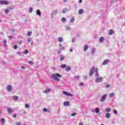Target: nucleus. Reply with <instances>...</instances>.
Wrapping results in <instances>:
<instances>
[{"instance_id":"obj_48","label":"nucleus","mask_w":125,"mask_h":125,"mask_svg":"<svg viewBox=\"0 0 125 125\" xmlns=\"http://www.w3.org/2000/svg\"><path fill=\"white\" fill-rule=\"evenodd\" d=\"M79 125H83V123H80Z\"/></svg>"},{"instance_id":"obj_12","label":"nucleus","mask_w":125,"mask_h":125,"mask_svg":"<svg viewBox=\"0 0 125 125\" xmlns=\"http://www.w3.org/2000/svg\"><path fill=\"white\" fill-rule=\"evenodd\" d=\"M107 63H109V60H105L103 62V65H107Z\"/></svg>"},{"instance_id":"obj_44","label":"nucleus","mask_w":125,"mask_h":125,"mask_svg":"<svg viewBox=\"0 0 125 125\" xmlns=\"http://www.w3.org/2000/svg\"><path fill=\"white\" fill-rule=\"evenodd\" d=\"M114 114H115L116 115H117L118 114V112H117L116 110H114Z\"/></svg>"},{"instance_id":"obj_19","label":"nucleus","mask_w":125,"mask_h":125,"mask_svg":"<svg viewBox=\"0 0 125 125\" xmlns=\"http://www.w3.org/2000/svg\"><path fill=\"white\" fill-rule=\"evenodd\" d=\"M37 15H39V16H41V11L40 10H37L36 12Z\"/></svg>"},{"instance_id":"obj_59","label":"nucleus","mask_w":125,"mask_h":125,"mask_svg":"<svg viewBox=\"0 0 125 125\" xmlns=\"http://www.w3.org/2000/svg\"><path fill=\"white\" fill-rule=\"evenodd\" d=\"M63 1L64 2H66V1H67V0H64Z\"/></svg>"},{"instance_id":"obj_35","label":"nucleus","mask_w":125,"mask_h":125,"mask_svg":"<svg viewBox=\"0 0 125 125\" xmlns=\"http://www.w3.org/2000/svg\"><path fill=\"white\" fill-rule=\"evenodd\" d=\"M77 115V113H73L71 115V117H74L75 116H76Z\"/></svg>"},{"instance_id":"obj_53","label":"nucleus","mask_w":125,"mask_h":125,"mask_svg":"<svg viewBox=\"0 0 125 125\" xmlns=\"http://www.w3.org/2000/svg\"><path fill=\"white\" fill-rule=\"evenodd\" d=\"M96 77H98V73H96Z\"/></svg>"},{"instance_id":"obj_56","label":"nucleus","mask_w":125,"mask_h":125,"mask_svg":"<svg viewBox=\"0 0 125 125\" xmlns=\"http://www.w3.org/2000/svg\"><path fill=\"white\" fill-rule=\"evenodd\" d=\"M21 69H25V67H24V66H21Z\"/></svg>"},{"instance_id":"obj_46","label":"nucleus","mask_w":125,"mask_h":125,"mask_svg":"<svg viewBox=\"0 0 125 125\" xmlns=\"http://www.w3.org/2000/svg\"><path fill=\"white\" fill-rule=\"evenodd\" d=\"M43 110V112H47V109L46 108H44Z\"/></svg>"},{"instance_id":"obj_15","label":"nucleus","mask_w":125,"mask_h":125,"mask_svg":"<svg viewBox=\"0 0 125 125\" xmlns=\"http://www.w3.org/2000/svg\"><path fill=\"white\" fill-rule=\"evenodd\" d=\"M71 23H74L75 22V17H73L70 19Z\"/></svg>"},{"instance_id":"obj_57","label":"nucleus","mask_w":125,"mask_h":125,"mask_svg":"<svg viewBox=\"0 0 125 125\" xmlns=\"http://www.w3.org/2000/svg\"><path fill=\"white\" fill-rule=\"evenodd\" d=\"M59 46H60V47H62V45L61 44H60Z\"/></svg>"},{"instance_id":"obj_8","label":"nucleus","mask_w":125,"mask_h":125,"mask_svg":"<svg viewBox=\"0 0 125 125\" xmlns=\"http://www.w3.org/2000/svg\"><path fill=\"white\" fill-rule=\"evenodd\" d=\"M105 39L104 38V37H101L100 39H99V42H101V43H102V42H104Z\"/></svg>"},{"instance_id":"obj_5","label":"nucleus","mask_w":125,"mask_h":125,"mask_svg":"<svg viewBox=\"0 0 125 125\" xmlns=\"http://www.w3.org/2000/svg\"><path fill=\"white\" fill-rule=\"evenodd\" d=\"M102 81H103V78H102V77L97 78L95 80V82L96 83H101V82H102Z\"/></svg>"},{"instance_id":"obj_28","label":"nucleus","mask_w":125,"mask_h":125,"mask_svg":"<svg viewBox=\"0 0 125 125\" xmlns=\"http://www.w3.org/2000/svg\"><path fill=\"white\" fill-rule=\"evenodd\" d=\"M62 22H66L67 21V20L65 18H62Z\"/></svg>"},{"instance_id":"obj_11","label":"nucleus","mask_w":125,"mask_h":125,"mask_svg":"<svg viewBox=\"0 0 125 125\" xmlns=\"http://www.w3.org/2000/svg\"><path fill=\"white\" fill-rule=\"evenodd\" d=\"M50 91H51V90L50 89V88H48V89H46V90L44 91L43 92L44 93H47L48 92H50Z\"/></svg>"},{"instance_id":"obj_3","label":"nucleus","mask_w":125,"mask_h":125,"mask_svg":"<svg viewBox=\"0 0 125 125\" xmlns=\"http://www.w3.org/2000/svg\"><path fill=\"white\" fill-rule=\"evenodd\" d=\"M63 94H64V95H66V96H70V97H72L73 96V95L71 94V93H68L66 91H62Z\"/></svg>"},{"instance_id":"obj_50","label":"nucleus","mask_w":125,"mask_h":125,"mask_svg":"<svg viewBox=\"0 0 125 125\" xmlns=\"http://www.w3.org/2000/svg\"><path fill=\"white\" fill-rule=\"evenodd\" d=\"M80 86H83V83H81V84H80Z\"/></svg>"},{"instance_id":"obj_45","label":"nucleus","mask_w":125,"mask_h":125,"mask_svg":"<svg viewBox=\"0 0 125 125\" xmlns=\"http://www.w3.org/2000/svg\"><path fill=\"white\" fill-rule=\"evenodd\" d=\"M16 125H21V122H18L16 123Z\"/></svg>"},{"instance_id":"obj_55","label":"nucleus","mask_w":125,"mask_h":125,"mask_svg":"<svg viewBox=\"0 0 125 125\" xmlns=\"http://www.w3.org/2000/svg\"><path fill=\"white\" fill-rule=\"evenodd\" d=\"M72 42H76V41H75L74 39H73Z\"/></svg>"},{"instance_id":"obj_42","label":"nucleus","mask_w":125,"mask_h":125,"mask_svg":"<svg viewBox=\"0 0 125 125\" xmlns=\"http://www.w3.org/2000/svg\"><path fill=\"white\" fill-rule=\"evenodd\" d=\"M105 87H106V88L110 87V84H106Z\"/></svg>"},{"instance_id":"obj_58","label":"nucleus","mask_w":125,"mask_h":125,"mask_svg":"<svg viewBox=\"0 0 125 125\" xmlns=\"http://www.w3.org/2000/svg\"><path fill=\"white\" fill-rule=\"evenodd\" d=\"M70 52H73V49L70 50Z\"/></svg>"},{"instance_id":"obj_6","label":"nucleus","mask_w":125,"mask_h":125,"mask_svg":"<svg viewBox=\"0 0 125 125\" xmlns=\"http://www.w3.org/2000/svg\"><path fill=\"white\" fill-rule=\"evenodd\" d=\"M7 91H8L9 92H10L11 91H12V88L11 87V85H8L7 86Z\"/></svg>"},{"instance_id":"obj_37","label":"nucleus","mask_w":125,"mask_h":125,"mask_svg":"<svg viewBox=\"0 0 125 125\" xmlns=\"http://www.w3.org/2000/svg\"><path fill=\"white\" fill-rule=\"evenodd\" d=\"M74 78L76 79V80H79L80 78H81V77L80 76H75Z\"/></svg>"},{"instance_id":"obj_54","label":"nucleus","mask_w":125,"mask_h":125,"mask_svg":"<svg viewBox=\"0 0 125 125\" xmlns=\"http://www.w3.org/2000/svg\"><path fill=\"white\" fill-rule=\"evenodd\" d=\"M16 116H17L16 114H15L13 115V118H16Z\"/></svg>"},{"instance_id":"obj_47","label":"nucleus","mask_w":125,"mask_h":125,"mask_svg":"<svg viewBox=\"0 0 125 125\" xmlns=\"http://www.w3.org/2000/svg\"><path fill=\"white\" fill-rule=\"evenodd\" d=\"M14 48L15 49H16L17 48V45H15Z\"/></svg>"},{"instance_id":"obj_2","label":"nucleus","mask_w":125,"mask_h":125,"mask_svg":"<svg viewBox=\"0 0 125 125\" xmlns=\"http://www.w3.org/2000/svg\"><path fill=\"white\" fill-rule=\"evenodd\" d=\"M94 71H95V67L94 66H93L90 70L89 76H92V75L94 74Z\"/></svg>"},{"instance_id":"obj_25","label":"nucleus","mask_w":125,"mask_h":125,"mask_svg":"<svg viewBox=\"0 0 125 125\" xmlns=\"http://www.w3.org/2000/svg\"><path fill=\"white\" fill-rule=\"evenodd\" d=\"M106 112H107V113H109V112H111V108L109 107H108L106 109Z\"/></svg>"},{"instance_id":"obj_34","label":"nucleus","mask_w":125,"mask_h":125,"mask_svg":"<svg viewBox=\"0 0 125 125\" xmlns=\"http://www.w3.org/2000/svg\"><path fill=\"white\" fill-rule=\"evenodd\" d=\"M28 53H29V51H28V50L25 49V50H24V53H25V54H28Z\"/></svg>"},{"instance_id":"obj_62","label":"nucleus","mask_w":125,"mask_h":125,"mask_svg":"<svg viewBox=\"0 0 125 125\" xmlns=\"http://www.w3.org/2000/svg\"><path fill=\"white\" fill-rule=\"evenodd\" d=\"M92 112H94V110H92Z\"/></svg>"},{"instance_id":"obj_38","label":"nucleus","mask_w":125,"mask_h":125,"mask_svg":"<svg viewBox=\"0 0 125 125\" xmlns=\"http://www.w3.org/2000/svg\"><path fill=\"white\" fill-rule=\"evenodd\" d=\"M64 59H65V58H64V57H61L60 60H61V61H63V60H64Z\"/></svg>"},{"instance_id":"obj_4","label":"nucleus","mask_w":125,"mask_h":125,"mask_svg":"<svg viewBox=\"0 0 125 125\" xmlns=\"http://www.w3.org/2000/svg\"><path fill=\"white\" fill-rule=\"evenodd\" d=\"M106 97H107V94H104L101 99L100 102H104L106 100Z\"/></svg>"},{"instance_id":"obj_33","label":"nucleus","mask_w":125,"mask_h":125,"mask_svg":"<svg viewBox=\"0 0 125 125\" xmlns=\"http://www.w3.org/2000/svg\"><path fill=\"white\" fill-rule=\"evenodd\" d=\"M29 11L30 13H32V12H33V9L32 8V7H30L29 9Z\"/></svg>"},{"instance_id":"obj_14","label":"nucleus","mask_w":125,"mask_h":125,"mask_svg":"<svg viewBox=\"0 0 125 125\" xmlns=\"http://www.w3.org/2000/svg\"><path fill=\"white\" fill-rule=\"evenodd\" d=\"M88 48V45L87 44H85L84 46V51H86L87 50V49Z\"/></svg>"},{"instance_id":"obj_13","label":"nucleus","mask_w":125,"mask_h":125,"mask_svg":"<svg viewBox=\"0 0 125 125\" xmlns=\"http://www.w3.org/2000/svg\"><path fill=\"white\" fill-rule=\"evenodd\" d=\"M7 111H8V113H9V114H12V112H13V110L11 108L8 109Z\"/></svg>"},{"instance_id":"obj_43","label":"nucleus","mask_w":125,"mask_h":125,"mask_svg":"<svg viewBox=\"0 0 125 125\" xmlns=\"http://www.w3.org/2000/svg\"><path fill=\"white\" fill-rule=\"evenodd\" d=\"M57 53H58V54H60V53H61V50H58Z\"/></svg>"},{"instance_id":"obj_10","label":"nucleus","mask_w":125,"mask_h":125,"mask_svg":"<svg viewBox=\"0 0 125 125\" xmlns=\"http://www.w3.org/2000/svg\"><path fill=\"white\" fill-rule=\"evenodd\" d=\"M66 72H69L71 70V66H67L65 69Z\"/></svg>"},{"instance_id":"obj_7","label":"nucleus","mask_w":125,"mask_h":125,"mask_svg":"<svg viewBox=\"0 0 125 125\" xmlns=\"http://www.w3.org/2000/svg\"><path fill=\"white\" fill-rule=\"evenodd\" d=\"M1 4H8L9 3L8 1L6 0H1Z\"/></svg>"},{"instance_id":"obj_9","label":"nucleus","mask_w":125,"mask_h":125,"mask_svg":"<svg viewBox=\"0 0 125 125\" xmlns=\"http://www.w3.org/2000/svg\"><path fill=\"white\" fill-rule=\"evenodd\" d=\"M63 105L64 106H69L70 105V102H69V101H66V102H65L64 103H63Z\"/></svg>"},{"instance_id":"obj_26","label":"nucleus","mask_w":125,"mask_h":125,"mask_svg":"<svg viewBox=\"0 0 125 125\" xmlns=\"http://www.w3.org/2000/svg\"><path fill=\"white\" fill-rule=\"evenodd\" d=\"M112 34H114V31L113 30H109V35H112Z\"/></svg>"},{"instance_id":"obj_22","label":"nucleus","mask_w":125,"mask_h":125,"mask_svg":"<svg viewBox=\"0 0 125 125\" xmlns=\"http://www.w3.org/2000/svg\"><path fill=\"white\" fill-rule=\"evenodd\" d=\"M67 8H64L62 10V13H66L67 12Z\"/></svg>"},{"instance_id":"obj_36","label":"nucleus","mask_w":125,"mask_h":125,"mask_svg":"<svg viewBox=\"0 0 125 125\" xmlns=\"http://www.w3.org/2000/svg\"><path fill=\"white\" fill-rule=\"evenodd\" d=\"M8 9H9L10 10H13V9H14V7H9L8 8Z\"/></svg>"},{"instance_id":"obj_29","label":"nucleus","mask_w":125,"mask_h":125,"mask_svg":"<svg viewBox=\"0 0 125 125\" xmlns=\"http://www.w3.org/2000/svg\"><path fill=\"white\" fill-rule=\"evenodd\" d=\"M18 99V97L17 96H14V100H15V101H16V100H17Z\"/></svg>"},{"instance_id":"obj_32","label":"nucleus","mask_w":125,"mask_h":125,"mask_svg":"<svg viewBox=\"0 0 125 125\" xmlns=\"http://www.w3.org/2000/svg\"><path fill=\"white\" fill-rule=\"evenodd\" d=\"M31 35H32V32L27 33V37H31Z\"/></svg>"},{"instance_id":"obj_1","label":"nucleus","mask_w":125,"mask_h":125,"mask_svg":"<svg viewBox=\"0 0 125 125\" xmlns=\"http://www.w3.org/2000/svg\"><path fill=\"white\" fill-rule=\"evenodd\" d=\"M57 77H59V78L62 77V76L58 73H56L55 74H53L51 76V78L52 79V80H54L55 81H57V82H60V79Z\"/></svg>"},{"instance_id":"obj_24","label":"nucleus","mask_w":125,"mask_h":125,"mask_svg":"<svg viewBox=\"0 0 125 125\" xmlns=\"http://www.w3.org/2000/svg\"><path fill=\"white\" fill-rule=\"evenodd\" d=\"M110 98H112V97H113V96H115V93H111L110 94Z\"/></svg>"},{"instance_id":"obj_31","label":"nucleus","mask_w":125,"mask_h":125,"mask_svg":"<svg viewBox=\"0 0 125 125\" xmlns=\"http://www.w3.org/2000/svg\"><path fill=\"white\" fill-rule=\"evenodd\" d=\"M9 39H10V40H13V39H14V37L13 36H9Z\"/></svg>"},{"instance_id":"obj_49","label":"nucleus","mask_w":125,"mask_h":125,"mask_svg":"<svg viewBox=\"0 0 125 125\" xmlns=\"http://www.w3.org/2000/svg\"><path fill=\"white\" fill-rule=\"evenodd\" d=\"M61 49H62V50H63V49H65V47H62V48H61Z\"/></svg>"},{"instance_id":"obj_52","label":"nucleus","mask_w":125,"mask_h":125,"mask_svg":"<svg viewBox=\"0 0 125 125\" xmlns=\"http://www.w3.org/2000/svg\"><path fill=\"white\" fill-rule=\"evenodd\" d=\"M79 2H80V3H82L83 2V0H80Z\"/></svg>"},{"instance_id":"obj_17","label":"nucleus","mask_w":125,"mask_h":125,"mask_svg":"<svg viewBox=\"0 0 125 125\" xmlns=\"http://www.w3.org/2000/svg\"><path fill=\"white\" fill-rule=\"evenodd\" d=\"M58 41L59 42H63V38H62V37H59L58 39Z\"/></svg>"},{"instance_id":"obj_20","label":"nucleus","mask_w":125,"mask_h":125,"mask_svg":"<svg viewBox=\"0 0 125 125\" xmlns=\"http://www.w3.org/2000/svg\"><path fill=\"white\" fill-rule=\"evenodd\" d=\"M4 123H5V119H4V118L1 119V123L2 124V125H3Z\"/></svg>"},{"instance_id":"obj_16","label":"nucleus","mask_w":125,"mask_h":125,"mask_svg":"<svg viewBox=\"0 0 125 125\" xmlns=\"http://www.w3.org/2000/svg\"><path fill=\"white\" fill-rule=\"evenodd\" d=\"M95 111L97 114H98V113H99V111H100V108H99V107H97L95 109Z\"/></svg>"},{"instance_id":"obj_30","label":"nucleus","mask_w":125,"mask_h":125,"mask_svg":"<svg viewBox=\"0 0 125 125\" xmlns=\"http://www.w3.org/2000/svg\"><path fill=\"white\" fill-rule=\"evenodd\" d=\"M5 13H6V14H8V13H9V10L8 9H6L5 10Z\"/></svg>"},{"instance_id":"obj_41","label":"nucleus","mask_w":125,"mask_h":125,"mask_svg":"<svg viewBox=\"0 0 125 125\" xmlns=\"http://www.w3.org/2000/svg\"><path fill=\"white\" fill-rule=\"evenodd\" d=\"M27 42H32V40H31V38H29L28 40H27Z\"/></svg>"},{"instance_id":"obj_63","label":"nucleus","mask_w":125,"mask_h":125,"mask_svg":"<svg viewBox=\"0 0 125 125\" xmlns=\"http://www.w3.org/2000/svg\"><path fill=\"white\" fill-rule=\"evenodd\" d=\"M20 43H22V42H20Z\"/></svg>"},{"instance_id":"obj_40","label":"nucleus","mask_w":125,"mask_h":125,"mask_svg":"<svg viewBox=\"0 0 125 125\" xmlns=\"http://www.w3.org/2000/svg\"><path fill=\"white\" fill-rule=\"evenodd\" d=\"M29 64L30 65H33L34 64V62H32V61H29Z\"/></svg>"},{"instance_id":"obj_61","label":"nucleus","mask_w":125,"mask_h":125,"mask_svg":"<svg viewBox=\"0 0 125 125\" xmlns=\"http://www.w3.org/2000/svg\"><path fill=\"white\" fill-rule=\"evenodd\" d=\"M1 0H0V4H1Z\"/></svg>"},{"instance_id":"obj_27","label":"nucleus","mask_w":125,"mask_h":125,"mask_svg":"<svg viewBox=\"0 0 125 125\" xmlns=\"http://www.w3.org/2000/svg\"><path fill=\"white\" fill-rule=\"evenodd\" d=\"M3 43L4 44V45H5V44H6V42H7V41H6V40L4 39L2 41Z\"/></svg>"},{"instance_id":"obj_18","label":"nucleus","mask_w":125,"mask_h":125,"mask_svg":"<svg viewBox=\"0 0 125 125\" xmlns=\"http://www.w3.org/2000/svg\"><path fill=\"white\" fill-rule=\"evenodd\" d=\"M83 9H81L79 11V14H83Z\"/></svg>"},{"instance_id":"obj_60","label":"nucleus","mask_w":125,"mask_h":125,"mask_svg":"<svg viewBox=\"0 0 125 125\" xmlns=\"http://www.w3.org/2000/svg\"><path fill=\"white\" fill-rule=\"evenodd\" d=\"M0 34H1V35H3V33L0 32Z\"/></svg>"},{"instance_id":"obj_39","label":"nucleus","mask_w":125,"mask_h":125,"mask_svg":"<svg viewBox=\"0 0 125 125\" xmlns=\"http://www.w3.org/2000/svg\"><path fill=\"white\" fill-rule=\"evenodd\" d=\"M25 107L26 108H29L30 107V105H29V104H25Z\"/></svg>"},{"instance_id":"obj_21","label":"nucleus","mask_w":125,"mask_h":125,"mask_svg":"<svg viewBox=\"0 0 125 125\" xmlns=\"http://www.w3.org/2000/svg\"><path fill=\"white\" fill-rule=\"evenodd\" d=\"M66 66H67V65L66 64H61V68H62V69H64V68H66Z\"/></svg>"},{"instance_id":"obj_51","label":"nucleus","mask_w":125,"mask_h":125,"mask_svg":"<svg viewBox=\"0 0 125 125\" xmlns=\"http://www.w3.org/2000/svg\"><path fill=\"white\" fill-rule=\"evenodd\" d=\"M96 73H97L98 72V68L96 69Z\"/></svg>"},{"instance_id":"obj_23","label":"nucleus","mask_w":125,"mask_h":125,"mask_svg":"<svg viewBox=\"0 0 125 125\" xmlns=\"http://www.w3.org/2000/svg\"><path fill=\"white\" fill-rule=\"evenodd\" d=\"M105 117L107 118V119H109V118L110 117V113L105 114Z\"/></svg>"},{"instance_id":"obj_64","label":"nucleus","mask_w":125,"mask_h":125,"mask_svg":"<svg viewBox=\"0 0 125 125\" xmlns=\"http://www.w3.org/2000/svg\"><path fill=\"white\" fill-rule=\"evenodd\" d=\"M99 115H100V113H99Z\"/></svg>"}]
</instances>
